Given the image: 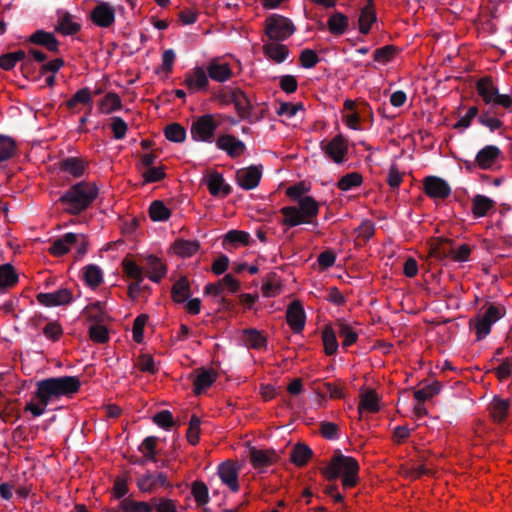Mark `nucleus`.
<instances>
[{"label": "nucleus", "mask_w": 512, "mask_h": 512, "mask_svg": "<svg viewBox=\"0 0 512 512\" xmlns=\"http://www.w3.org/2000/svg\"><path fill=\"white\" fill-rule=\"evenodd\" d=\"M261 291L264 297H275L280 293V284L275 276H268L264 280Z\"/></svg>", "instance_id": "4d7b16f0"}, {"label": "nucleus", "mask_w": 512, "mask_h": 512, "mask_svg": "<svg viewBox=\"0 0 512 512\" xmlns=\"http://www.w3.org/2000/svg\"><path fill=\"white\" fill-rule=\"evenodd\" d=\"M16 148V143L11 137L0 135V162L11 158Z\"/></svg>", "instance_id": "864d4df0"}, {"label": "nucleus", "mask_w": 512, "mask_h": 512, "mask_svg": "<svg viewBox=\"0 0 512 512\" xmlns=\"http://www.w3.org/2000/svg\"><path fill=\"white\" fill-rule=\"evenodd\" d=\"M262 172L256 166L243 168L237 171L236 180L238 185L245 189L251 190L258 186Z\"/></svg>", "instance_id": "6ab92c4d"}, {"label": "nucleus", "mask_w": 512, "mask_h": 512, "mask_svg": "<svg viewBox=\"0 0 512 512\" xmlns=\"http://www.w3.org/2000/svg\"><path fill=\"white\" fill-rule=\"evenodd\" d=\"M279 86L285 93L292 94L298 88V81L293 75H284L279 79Z\"/></svg>", "instance_id": "774afa93"}, {"label": "nucleus", "mask_w": 512, "mask_h": 512, "mask_svg": "<svg viewBox=\"0 0 512 512\" xmlns=\"http://www.w3.org/2000/svg\"><path fill=\"white\" fill-rule=\"evenodd\" d=\"M82 273L86 285L93 289L103 282L102 270L96 265L90 264L85 266L82 269Z\"/></svg>", "instance_id": "e433bc0d"}, {"label": "nucleus", "mask_w": 512, "mask_h": 512, "mask_svg": "<svg viewBox=\"0 0 512 512\" xmlns=\"http://www.w3.org/2000/svg\"><path fill=\"white\" fill-rule=\"evenodd\" d=\"M510 403L508 400L499 398L493 399L490 404V415L496 422H502L508 413Z\"/></svg>", "instance_id": "ea45409f"}, {"label": "nucleus", "mask_w": 512, "mask_h": 512, "mask_svg": "<svg viewBox=\"0 0 512 512\" xmlns=\"http://www.w3.org/2000/svg\"><path fill=\"white\" fill-rule=\"evenodd\" d=\"M30 42L33 44L41 45L47 48L49 51L58 50V41L52 33L45 32L42 30L36 31L30 36Z\"/></svg>", "instance_id": "72a5a7b5"}, {"label": "nucleus", "mask_w": 512, "mask_h": 512, "mask_svg": "<svg viewBox=\"0 0 512 512\" xmlns=\"http://www.w3.org/2000/svg\"><path fill=\"white\" fill-rule=\"evenodd\" d=\"M122 266L123 271L127 277L133 279L134 281H143V268L139 266L135 261L129 258H125L122 262Z\"/></svg>", "instance_id": "09e8293b"}, {"label": "nucleus", "mask_w": 512, "mask_h": 512, "mask_svg": "<svg viewBox=\"0 0 512 512\" xmlns=\"http://www.w3.org/2000/svg\"><path fill=\"white\" fill-rule=\"evenodd\" d=\"M89 166V162L80 157H68L60 162V170L73 178L82 177Z\"/></svg>", "instance_id": "412c9836"}, {"label": "nucleus", "mask_w": 512, "mask_h": 512, "mask_svg": "<svg viewBox=\"0 0 512 512\" xmlns=\"http://www.w3.org/2000/svg\"><path fill=\"white\" fill-rule=\"evenodd\" d=\"M36 298L41 305L51 307L70 303L73 295L69 289L61 288L50 293H39Z\"/></svg>", "instance_id": "f3484780"}, {"label": "nucleus", "mask_w": 512, "mask_h": 512, "mask_svg": "<svg viewBox=\"0 0 512 512\" xmlns=\"http://www.w3.org/2000/svg\"><path fill=\"white\" fill-rule=\"evenodd\" d=\"M494 202L483 195H476L472 201V212L475 217H483L493 208Z\"/></svg>", "instance_id": "49530a36"}, {"label": "nucleus", "mask_w": 512, "mask_h": 512, "mask_svg": "<svg viewBox=\"0 0 512 512\" xmlns=\"http://www.w3.org/2000/svg\"><path fill=\"white\" fill-rule=\"evenodd\" d=\"M321 148L325 155L335 163H343L347 160L348 141L341 134L329 141H322Z\"/></svg>", "instance_id": "9b49d317"}, {"label": "nucleus", "mask_w": 512, "mask_h": 512, "mask_svg": "<svg viewBox=\"0 0 512 512\" xmlns=\"http://www.w3.org/2000/svg\"><path fill=\"white\" fill-rule=\"evenodd\" d=\"M196 373V377L193 381L194 393L199 395L216 381L217 374L213 370L206 369H199Z\"/></svg>", "instance_id": "c85d7f7f"}, {"label": "nucleus", "mask_w": 512, "mask_h": 512, "mask_svg": "<svg viewBox=\"0 0 512 512\" xmlns=\"http://www.w3.org/2000/svg\"><path fill=\"white\" fill-rule=\"evenodd\" d=\"M122 100L115 92L106 93L98 102V112L109 115L122 109Z\"/></svg>", "instance_id": "a878e982"}, {"label": "nucleus", "mask_w": 512, "mask_h": 512, "mask_svg": "<svg viewBox=\"0 0 512 512\" xmlns=\"http://www.w3.org/2000/svg\"><path fill=\"white\" fill-rule=\"evenodd\" d=\"M43 334L47 339L57 341L62 336L63 329L58 322H49L44 326Z\"/></svg>", "instance_id": "0e129e2a"}, {"label": "nucleus", "mask_w": 512, "mask_h": 512, "mask_svg": "<svg viewBox=\"0 0 512 512\" xmlns=\"http://www.w3.org/2000/svg\"><path fill=\"white\" fill-rule=\"evenodd\" d=\"M183 84L190 93L204 92L209 87V77L206 69L201 66H196L184 75Z\"/></svg>", "instance_id": "ddd939ff"}, {"label": "nucleus", "mask_w": 512, "mask_h": 512, "mask_svg": "<svg viewBox=\"0 0 512 512\" xmlns=\"http://www.w3.org/2000/svg\"><path fill=\"white\" fill-rule=\"evenodd\" d=\"M335 327L338 333V336L341 339V344L344 349H347L348 347L355 344L358 340L359 333L358 331L349 324L344 319H338L335 322Z\"/></svg>", "instance_id": "b1692460"}, {"label": "nucleus", "mask_w": 512, "mask_h": 512, "mask_svg": "<svg viewBox=\"0 0 512 512\" xmlns=\"http://www.w3.org/2000/svg\"><path fill=\"white\" fill-rule=\"evenodd\" d=\"M264 28L267 37L273 41H283L295 32L292 21L279 14L267 17Z\"/></svg>", "instance_id": "6e6552de"}, {"label": "nucleus", "mask_w": 512, "mask_h": 512, "mask_svg": "<svg viewBox=\"0 0 512 512\" xmlns=\"http://www.w3.org/2000/svg\"><path fill=\"white\" fill-rule=\"evenodd\" d=\"M200 420L196 416H192L187 430V439L192 445L199 442Z\"/></svg>", "instance_id": "69168bd1"}, {"label": "nucleus", "mask_w": 512, "mask_h": 512, "mask_svg": "<svg viewBox=\"0 0 512 512\" xmlns=\"http://www.w3.org/2000/svg\"><path fill=\"white\" fill-rule=\"evenodd\" d=\"M145 261L146 273L151 281L159 282L165 277L166 266L160 258L150 255Z\"/></svg>", "instance_id": "bb28decb"}, {"label": "nucleus", "mask_w": 512, "mask_h": 512, "mask_svg": "<svg viewBox=\"0 0 512 512\" xmlns=\"http://www.w3.org/2000/svg\"><path fill=\"white\" fill-rule=\"evenodd\" d=\"M249 239V233L240 230H231L225 236V240L232 244L247 245L249 243Z\"/></svg>", "instance_id": "338daca9"}, {"label": "nucleus", "mask_w": 512, "mask_h": 512, "mask_svg": "<svg viewBox=\"0 0 512 512\" xmlns=\"http://www.w3.org/2000/svg\"><path fill=\"white\" fill-rule=\"evenodd\" d=\"M500 153L499 148L494 145L485 146L477 153L475 162L480 169H491L496 165Z\"/></svg>", "instance_id": "5701e85b"}, {"label": "nucleus", "mask_w": 512, "mask_h": 512, "mask_svg": "<svg viewBox=\"0 0 512 512\" xmlns=\"http://www.w3.org/2000/svg\"><path fill=\"white\" fill-rule=\"evenodd\" d=\"M205 69L209 79L219 83L227 82L234 76L231 65L222 58L211 59Z\"/></svg>", "instance_id": "4468645a"}, {"label": "nucleus", "mask_w": 512, "mask_h": 512, "mask_svg": "<svg viewBox=\"0 0 512 512\" xmlns=\"http://www.w3.org/2000/svg\"><path fill=\"white\" fill-rule=\"evenodd\" d=\"M348 25V18L342 13L332 14L327 21L329 32L337 36L344 34L348 28Z\"/></svg>", "instance_id": "f704fd0d"}, {"label": "nucleus", "mask_w": 512, "mask_h": 512, "mask_svg": "<svg viewBox=\"0 0 512 512\" xmlns=\"http://www.w3.org/2000/svg\"><path fill=\"white\" fill-rule=\"evenodd\" d=\"M98 187L93 182L81 181L72 185L59 199L65 212L77 215L96 199Z\"/></svg>", "instance_id": "7ed1b4c3"}, {"label": "nucleus", "mask_w": 512, "mask_h": 512, "mask_svg": "<svg viewBox=\"0 0 512 512\" xmlns=\"http://www.w3.org/2000/svg\"><path fill=\"white\" fill-rule=\"evenodd\" d=\"M505 314L503 306L489 305L483 313L474 319V329L478 340L485 338L491 331V326Z\"/></svg>", "instance_id": "1a4fd4ad"}, {"label": "nucleus", "mask_w": 512, "mask_h": 512, "mask_svg": "<svg viewBox=\"0 0 512 512\" xmlns=\"http://www.w3.org/2000/svg\"><path fill=\"white\" fill-rule=\"evenodd\" d=\"M263 52L269 59L276 63L284 62L289 55V49L286 45L273 40L263 45Z\"/></svg>", "instance_id": "c756f323"}, {"label": "nucleus", "mask_w": 512, "mask_h": 512, "mask_svg": "<svg viewBox=\"0 0 512 512\" xmlns=\"http://www.w3.org/2000/svg\"><path fill=\"white\" fill-rule=\"evenodd\" d=\"M165 175V169L163 166H151L142 172V177L146 183L161 181L164 179Z\"/></svg>", "instance_id": "13d9d810"}, {"label": "nucleus", "mask_w": 512, "mask_h": 512, "mask_svg": "<svg viewBox=\"0 0 512 512\" xmlns=\"http://www.w3.org/2000/svg\"><path fill=\"white\" fill-rule=\"evenodd\" d=\"M18 283V274L11 264L0 266V290L14 287Z\"/></svg>", "instance_id": "c9c22d12"}, {"label": "nucleus", "mask_w": 512, "mask_h": 512, "mask_svg": "<svg viewBox=\"0 0 512 512\" xmlns=\"http://www.w3.org/2000/svg\"><path fill=\"white\" fill-rule=\"evenodd\" d=\"M363 183V176L358 172H351L342 176L338 182L337 187L341 191H349L353 188L361 186Z\"/></svg>", "instance_id": "37998d69"}, {"label": "nucleus", "mask_w": 512, "mask_h": 512, "mask_svg": "<svg viewBox=\"0 0 512 512\" xmlns=\"http://www.w3.org/2000/svg\"><path fill=\"white\" fill-rule=\"evenodd\" d=\"M231 97L238 114L240 116H246L251 108L246 94L241 90H233Z\"/></svg>", "instance_id": "8fccbe9b"}, {"label": "nucleus", "mask_w": 512, "mask_h": 512, "mask_svg": "<svg viewBox=\"0 0 512 512\" xmlns=\"http://www.w3.org/2000/svg\"><path fill=\"white\" fill-rule=\"evenodd\" d=\"M75 247L79 256L87 252L88 241L84 234L66 233L63 237L55 239L49 247L53 256H62Z\"/></svg>", "instance_id": "0eeeda50"}, {"label": "nucleus", "mask_w": 512, "mask_h": 512, "mask_svg": "<svg viewBox=\"0 0 512 512\" xmlns=\"http://www.w3.org/2000/svg\"><path fill=\"white\" fill-rule=\"evenodd\" d=\"M218 474L221 481L233 492L239 490L238 468L233 462H224L219 466Z\"/></svg>", "instance_id": "393cba45"}, {"label": "nucleus", "mask_w": 512, "mask_h": 512, "mask_svg": "<svg viewBox=\"0 0 512 512\" xmlns=\"http://www.w3.org/2000/svg\"><path fill=\"white\" fill-rule=\"evenodd\" d=\"M204 181L213 196H227L230 193L229 185L225 183L222 174L216 171L207 173Z\"/></svg>", "instance_id": "4be33fe9"}, {"label": "nucleus", "mask_w": 512, "mask_h": 512, "mask_svg": "<svg viewBox=\"0 0 512 512\" xmlns=\"http://www.w3.org/2000/svg\"><path fill=\"white\" fill-rule=\"evenodd\" d=\"M286 320L290 328L295 333L304 329L306 316L304 309L299 301H293L287 308Z\"/></svg>", "instance_id": "a211bd4d"}, {"label": "nucleus", "mask_w": 512, "mask_h": 512, "mask_svg": "<svg viewBox=\"0 0 512 512\" xmlns=\"http://www.w3.org/2000/svg\"><path fill=\"white\" fill-rule=\"evenodd\" d=\"M223 116L221 114H205L198 117L191 125V136L195 141L211 143Z\"/></svg>", "instance_id": "423d86ee"}, {"label": "nucleus", "mask_w": 512, "mask_h": 512, "mask_svg": "<svg viewBox=\"0 0 512 512\" xmlns=\"http://www.w3.org/2000/svg\"><path fill=\"white\" fill-rule=\"evenodd\" d=\"M199 248L200 244L196 240L178 239L172 245L173 253L182 258L192 257Z\"/></svg>", "instance_id": "7c9ffc66"}, {"label": "nucleus", "mask_w": 512, "mask_h": 512, "mask_svg": "<svg viewBox=\"0 0 512 512\" xmlns=\"http://www.w3.org/2000/svg\"><path fill=\"white\" fill-rule=\"evenodd\" d=\"M92 101V95L89 88H82L78 90L67 102L66 106L68 109L73 110L79 104H90Z\"/></svg>", "instance_id": "603ef678"}, {"label": "nucleus", "mask_w": 512, "mask_h": 512, "mask_svg": "<svg viewBox=\"0 0 512 512\" xmlns=\"http://www.w3.org/2000/svg\"><path fill=\"white\" fill-rule=\"evenodd\" d=\"M56 30L63 35H73L80 30V25L73 20V17L64 13L59 17Z\"/></svg>", "instance_id": "58836bf2"}, {"label": "nucleus", "mask_w": 512, "mask_h": 512, "mask_svg": "<svg viewBox=\"0 0 512 512\" xmlns=\"http://www.w3.org/2000/svg\"><path fill=\"white\" fill-rule=\"evenodd\" d=\"M397 48L393 45H386L374 51V60L381 64L390 62L396 55Z\"/></svg>", "instance_id": "6e6d98bb"}, {"label": "nucleus", "mask_w": 512, "mask_h": 512, "mask_svg": "<svg viewBox=\"0 0 512 512\" xmlns=\"http://www.w3.org/2000/svg\"><path fill=\"white\" fill-rule=\"evenodd\" d=\"M448 241L445 239L437 238L429 242V258L443 259L449 256V248L447 247Z\"/></svg>", "instance_id": "a19ab883"}, {"label": "nucleus", "mask_w": 512, "mask_h": 512, "mask_svg": "<svg viewBox=\"0 0 512 512\" xmlns=\"http://www.w3.org/2000/svg\"><path fill=\"white\" fill-rule=\"evenodd\" d=\"M190 295V286L186 278H180L172 287L171 296L177 303L185 302Z\"/></svg>", "instance_id": "c03bdc74"}, {"label": "nucleus", "mask_w": 512, "mask_h": 512, "mask_svg": "<svg viewBox=\"0 0 512 512\" xmlns=\"http://www.w3.org/2000/svg\"><path fill=\"white\" fill-rule=\"evenodd\" d=\"M302 185L290 186L286 190L287 196L298 201V206H285L280 209L283 215L282 224L288 227H295L301 224H310L319 213V204L311 196H304Z\"/></svg>", "instance_id": "f03ea898"}, {"label": "nucleus", "mask_w": 512, "mask_h": 512, "mask_svg": "<svg viewBox=\"0 0 512 512\" xmlns=\"http://www.w3.org/2000/svg\"><path fill=\"white\" fill-rule=\"evenodd\" d=\"M80 387L81 381L76 376L53 377L38 381L34 393L36 402H28L24 410L34 417H39L45 413L50 402L61 397L70 398L79 391Z\"/></svg>", "instance_id": "f257e3e1"}, {"label": "nucleus", "mask_w": 512, "mask_h": 512, "mask_svg": "<svg viewBox=\"0 0 512 512\" xmlns=\"http://www.w3.org/2000/svg\"><path fill=\"white\" fill-rule=\"evenodd\" d=\"M425 193L434 200H443L447 198L451 189L447 182L436 176H428L423 181Z\"/></svg>", "instance_id": "2eb2a0df"}, {"label": "nucleus", "mask_w": 512, "mask_h": 512, "mask_svg": "<svg viewBox=\"0 0 512 512\" xmlns=\"http://www.w3.org/2000/svg\"><path fill=\"white\" fill-rule=\"evenodd\" d=\"M322 473L328 480L340 478L343 488L349 489L359 481V464L353 457L335 454Z\"/></svg>", "instance_id": "20e7f679"}, {"label": "nucleus", "mask_w": 512, "mask_h": 512, "mask_svg": "<svg viewBox=\"0 0 512 512\" xmlns=\"http://www.w3.org/2000/svg\"><path fill=\"white\" fill-rule=\"evenodd\" d=\"M137 488L143 493H151L158 488L171 487L166 474L162 472L146 471L136 481Z\"/></svg>", "instance_id": "f8f14e48"}, {"label": "nucleus", "mask_w": 512, "mask_h": 512, "mask_svg": "<svg viewBox=\"0 0 512 512\" xmlns=\"http://www.w3.org/2000/svg\"><path fill=\"white\" fill-rule=\"evenodd\" d=\"M164 133L168 140L176 143H181L186 138V130L178 123L167 125Z\"/></svg>", "instance_id": "5fc2aeb1"}, {"label": "nucleus", "mask_w": 512, "mask_h": 512, "mask_svg": "<svg viewBox=\"0 0 512 512\" xmlns=\"http://www.w3.org/2000/svg\"><path fill=\"white\" fill-rule=\"evenodd\" d=\"M243 341L248 348L261 349L266 346V338L255 329L243 332Z\"/></svg>", "instance_id": "a18cd8bd"}, {"label": "nucleus", "mask_w": 512, "mask_h": 512, "mask_svg": "<svg viewBox=\"0 0 512 512\" xmlns=\"http://www.w3.org/2000/svg\"><path fill=\"white\" fill-rule=\"evenodd\" d=\"M113 137L117 140L123 139L127 133L128 126L120 117H113L110 124Z\"/></svg>", "instance_id": "e2e57ef3"}, {"label": "nucleus", "mask_w": 512, "mask_h": 512, "mask_svg": "<svg viewBox=\"0 0 512 512\" xmlns=\"http://www.w3.org/2000/svg\"><path fill=\"white\" fill-rule=\"evenodd\" d=\"M26 57V53L23 50L10 52L0 56V68L4 70H11L15 65L23 61Z\"/></svg>", "instance_id": "3c124183"}, {"label": "nucleus", "mask_w": 512, "mask_h": 512, "mask_svg": "<svg viewBox=\"0 0 512 512\" xmlns=\"http://www.w3.org/2000/svg\"><path fill=\"white\" fill-rule=\"evenodd\" d=\"M249 457L250 462L255 469L267 468L276 463L279 459V455L275 450L257 449L255 447L250 448Z\"/></svg>", "instance_id": "dca6fc26"}, {"label": "nucleus", "mask_w": 512, "mask_h": 512, "mask_svg": "<svg viewBox=\"0 0 512 512\" xmlns=\"http://www.w3.org/2000/svg\"><path fill=\"white\" fill-rule=\"evenodd\" d=\"M380 410L379 398L375 391L367 390L361 394L358 411L376 413Z\"/></svg>", "instance_id": "2f4dec72"}, {"label": "nucleus", "mask_w": 512, "mask_h": 512, "mask_svg": "<svg viewBox=\"0 0 512 512\" xmlns=\"http://www.w3.org/2000/svg\"><path fill=\"white\" fill-rule=\"evenodd\" d=\"M192 495L198 505H204L209 500L208 489L203 482L193 483Z\"/></svg>", "instance_id": "052dcab7"}, {"label": "nucleus", "mask_w": 512, "mask_h": 512, "mask_svg": "<svg viewBox=\"0 0 512 512\" xmlns=\"http://www.w3.org/2000/svg\"><path fill=\"white\" fill-rule=\"evenodd\" d=\"M116 9L109 2L98 1L90 12V19L100 28H109L115 23Z\"/></svg>", "instance_id": "9d476101"}, {"label": "nucleus", "mask_w": 512, "mask_h": 512, "mask_svg": "<svg viewBox=\"0 0 512 512\" xmlns=\"http://www.w3.org/2000/svg\"><path fill=\"white\" fill-rule=\"evenodd\" d=\"M337 330L334 326H325L322 331V342L324 346V351L326 355H334L338 350V341H337Z\"/></svg>", "instance_id": "473e14b6"}, {"label": "nucleus", "mask_w": 512, "mask_h": 512, "mask_svg": "<svg viewBox=\"0 0 512 512\" xmlns=\"http://www.w3.org/2000/svg\"><path fill=\"white\" fill-rule=\"evenodd\" d=\"M149 215L153 221H166L171 215V211L162 201H153L149 207Z\"/></svg>", "instance_id": "de8ad7c7"}, {"label": "nucleus", "mask_w": 512, "mask_h": 512, "mask_svg": "<svg viewBox=\"0 0 512 512\" xmlns=\"http://www.w3.org/2000/svg\"><path fill=\"white\" fill-rule=\"evenodd\" d=\"M120 508L123 512H152L153 504L145 501H135L131 498H125L120 502Z\"/></svg>", "instance_id": "79ce46f5"}, {"label": "nucleus", "mask_w": 512, "mask_h": 512, "mask_svg": "<svg viewBox=\"0 0 512 512\" xmlns=\"http://www.w3.org/2000/svg\"><path fill=\"white\" fill-rule=\"evenodd\" d=\"M312 457V450L304 445L297 444L291 451L290 460L296 466L302 467L308 463Z\"/></svg>", "instance_id": "4c0bfd02"}, {"label": "nucleus", "mask_w": 512, "mask_h": 512, "mask_svg": "<svg viewBox=\"0 0 512 512\" xmlns=\"http://www.w3.org/2000/svg\"><path fill=\"white\" fill-rule=\"evenodd\" d=\"M148 322V316L141 314L137 316L133 323L132 334L133 340L137 343H141L144 338V327Z\"/></svg>", "instance_id": "bf43d9fd"}, {"label": "nucleus", "mask_w": 512, "mask_h": 512, "mask_svg": "<svg viewBox=\"0 0 512 512\" xmlns=\"http://www.w3.org/2000/svg\"><path fill=\"white\" fill-rule=\"evenodd\" d=\"M299 110H303L302 103H289V102H281L279 107L277 108V114L280 116H285L287 118H292L297 114Z\"/></svg>", "instance_id": "680f3d73"}, {"label": "nucleus", "mask_w": 512, "mask_h": 512, "mask_svg": "<svg viewBox=\"0 0 512 512\" xmlns=\"http://www.w3.org/2000/svg\"><path fill=\"white\" fill-rule=\"evenodd\" d=\"M376 12L373 0H367L365 6L361 9L359 16V31L362 34H368L372 25L376 22Z\"/></svg>", "instance_id": "cd10ccee"}, {"label": "nucleus", "mask_w": 512, "mask_h": 512, "mask_svg": "<svg viewBox=\"0 0 512 512\" xmlns=\"http://www.w3.org/2000/svg\"><path fill=\"white\" fill-rule=\"evenodd\" d=\"M476 91L486 105L502 107L512 112V97L508 94H500L490 76L482 77L476 82Z\"/></svg>", "instance_id": "39448f33"}, {"label": "nucleus", "mask_w": 512, "mask_h": 512, "mask_svg": "<svg viewBox=\"0 0 512 512\" xmlns=\"http://www.w3.org/2000/svg\"><path fill=\"white\" fill-rule=\"evenodd\" d=\"M216 145L232 158L242 155L245 151V144L230 134L219 136L216 141Z\"/></svg>", "instance_id": "aec40b11"}]
</instances>
